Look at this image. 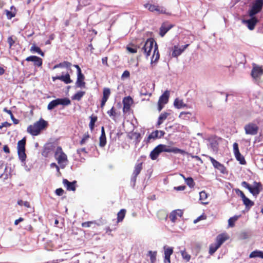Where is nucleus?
<instances>
[{"instance_id":"f257e3e1","label":"nucleus","mask_w":263,"mask_h":263,"mask_svg":"<svg viewBox=\"0 0 263 263\" xmlns=\"http://www.w3.org/2000/svg\"><path fill=\"white\" fill-rule=\"evenodd\" d=\"M141 47V51L145 54L146 58L151 54V51L153 49V53L151 59V63L156 62L159 59L160 54L158 51V45L152 38L148 39L143 44L138 45V47Z\"/></svg>"},{"instance_id":"f03ea898","label":"nucleus","mask_w":263,"mask_h":263,"mask_svg":"<svg viewBox=\"0 0 263 263\" xmlns=\"http://www.w3.org/2000/svg\"><path fill=\"white\" fill-rule=\"evenodd\" d=\"M47 123L45 121L41 119L33 124L29 125L27 128V132L33 136H36L47 126Z\"/></svg>"},{"instance_id":"7ed1b4c3","label":"nucleus","mask_w":263,"mask_h":263,"mask_svg":"<svg viewBox=\"0 0 263 263\" xmlns=\"http://www.w3.org/2000/svg\"><path fill=\"white\" fill-rule=\"evenodd\" d=\"M54 157L61 167L64 168L68 163V159L66 155L63 152L61 147L56 148L54 152Z\"/></svg>"},{"instance_id":"20e7f679","label":"nucleus","mask_w":263,"mask_h":263,"mask_svg":"<svg viewBox=\"0 0 263 263\" xmlns=\"http://www.w3.org/2000/svg\"><path fill=\"white\" fill-rule=\"evenodd\" d=\"M25 144L26 139L24 138L22 140L18 141L17 145L18 158L23 165H25L26 164L25 160L26 158V155L25 154Z\"/></svg>"},{"instance_id":"39448f33","label":"nucleus","mask_w":263,"mask_h":263,"mask_svg":"<svg viewBox=\"0 0 263 263\" xmlns=\"http://www.w3.org/2000/svg\"><path fill=\"white\" fill-rule=\"evenodd\" d=\"M262 6L263 0H255L253 3L251 9L249 11V15L252 17L259 12L262 9Z\"/></svg>"},{"instance_id":"423d86ee","label":"nucleus","mask_w":263,"mask_h":263,"mask_svg":"<svg viewBox=\"0 0 263 263\" xmlns=\"http://www.w3.org/2000/svg\"><path fill=\"white\" fill-rule=\"evenodd\" d=\"M169 97L170 91L168 90L165 91L160 97L158 102V110L159 111H160L163 108L164 105L168 102Z\"/></svg>"},{"instance_id":"0eeeda50","label":"nucleus","mask_w":263,"mask_h":263,"mask_svg":"<svg viewBox=\"0 0 263 263\" xmlns=\"http://www.w3.org/2000/svg\"><path fill=\"white\" fill-rule=\"evenodd\" d=\"M245 133L247 135H255L258 131V126L253 123H249L244 126Z\"/></svg>"},{"instance_id":"6e6552de","label":"nucleus","mask_w":263,"mask_h":263,"mask_svg":"<svg viewBox=\"0 0 263 263\" xmlns=\"http://www.w3.org/2000/svg\"><path fill=\"white\" fill-rule=\"evenodd\" d=\"M70 100L68 98L57 99L50 102V109L58 105H62L63 106H67L70 104Z\"/></svg>"},{"instance_id":"1a4fd4ad","label":"nucleus","mask_w":263,"mask_h":263,"mask_svg":"<svg viewBox=\"0 0 263 263\" xmlns=\"http://www.w3.org/2000/svg\"><path fill=\"white\" fill-rule=\"evenodd\" d=\"M233 151L236 159L238 161H239L240 163L241 164H245L246 161L245 158L240 153L238 148V145L237 143H234L233 144Z\"/></svg>"},{"instance_id":"9d476101","label":"nucleus","mask_w":263,"mask_h":263,"mask_svg":"<svg viewBox=\"0 0 263 263\" xmlns=\"http://www.w3.org/2000/svg\"><path fill=\"white\" fill-rule=\"evenodd\" d=\"M263 74V69L261 67L257 65H254L251 71V75L254 79H257L260 78Z\"/></svg>"},{"instance_id":"9b49d317","label":"nucleus","mask_w":263,"mask_h":263,"mask_svg":"<svg viewBox=\"0 0 263 263\" xmlns=\"http://www.w3.org/2000/svg\"><path fill=\"white\" fill-rule=\"evenodd\" d=\"M189 44L178 47V46H175L173 49L172 57L177 58L180 55L184 50L189 46Z\"/></svg>"},{"instance_id":"f8f14e48","label":"nucleus","mask_w":263,"mask_h":263,"mask_svg":"<svg viewBox=\"0 0 263 263\" xmlns=\"http://www.w3.org/2000/svg\"><path fill=\"white\" fill-rule=\"evenodd\" d=\"M164 253V262H171L170 257L173 253V248L167 246L163 247Z\"/></svg>"},{"instance_id":"ddd939ff","label":"nucleus","mask_w":263,"mask_h":263,"mask_svg":"<svg viewBox=\"0 0 263 263\" xmlns=\"http://www.w3.org/2000/svg\"><path fill=\"white\" fill-rule=\"evenodd\" d=\"M52 79L53 81H55V80H60L66 84H70L72 82V80H71L70 75L68 73L65 75L62 74L60 76L52 77Z\"/></svg>"},{"instance_id":"4468645a","label":"nucleus","mask_w":263,"mask_h":263,"mask_svg":"<svg viewBox=\"0 0 263 263\" xmlns=\"http://www.w3.org/2000/svg\"><path fill=\"white\" fill-rule=\"evenodd\" d=\"M210 160L212 163L214 167L220 171L222 173H224L226 172V167L222 164L215 160L213 158L210 157Z\"/></svg>"},{"instance_id":"2eb2a0df","label":"nucleus","mask_w":263,"mask_h":263,"mask_svg":"<svg viewBox=\"0 0 263 263\" xmlns=\"http://www.w3.org/2000/svg\"><path fill=\"white\" fill-rule=\"evenodd\" d=\"M142 170V163H139L135 165V169L131 178V181L135 183L137 176L139 174Z\"/></svg>"},{"instance_id":"dca6fc26","label":"nucleus","mask_w":263,"mask_h":263,"mask_svg":"<svg viewBox=\"0 0 263 263\" xmlns=\"http://www.w3.org/2000/svg\"><path fill=\"white\" fill-rule=\"evenodd\" d=\"M133 99L129 96L125 97L123 99V103L124 112L127 111L129 109L131 105L133 104Z\"/></svg>"},{"instance_id":"f3484780","label":"nucleus","mask_w":263,"mask_h":263,"mask_svg":"<svg viewBox=\"0 0 263 263\" xmlns=\"http://www.w3.org/2000/svg\"><path fill=\"white\" fill-rule=\"evenodd\" d=\"M85 77L82 73L77 74V79L76 85L78 87L84 88L85 86V83L84 82Z\"/></svg>"},{"instance_id":"a211bd4d","label":"nucleus","mask_w":263,"mask_h":263,"mask_svg":"<svg viewBox=\"0 0 263 263\" xmlns=\"http://www.w3.org/2000/svg\"><path fill=\"white\" fill-rule=\"evenodd\" d=\"M183 214V212L180 210H177L172 212L170 215V218L173 222H176L178 217H181Z\"/></svg>"},{"instance_id":"6ab92c4d","label":"nucleus","mask_w":263,"mask_h":263,"mask_svg":"<svg viewBox=\"0 0 263 263\" xmlns=\"http://www.w3.org/2000/svg\"><path fill=\"white\" fill-rule=\"evenodd\" d=\"M261 189V185L260 183L255 182L253 186H251V189L249 190L254 196H256L259 194Z\"/></svg>"},{"instance_id":"aec40b11","label":"nucleus","mask_w":263,"mask_h":263,"mask_svg":"<svg viewBox=\"0 0 263 263\" xmlns=\"http://www.w3.org/2000/svg\"><path fill=\"white\" fill-rule=\"evenodd\" d=\"M26 61L33 62L35 66H41L42 64V59L36 56L31 55L27 57Z\"/></svg>"},{"instance_id":"412c9836","label":"nucleus","mask_w":263,"mask_h":263,"mask_svg":"<svg viewBox=\"0 0 263 263\" xmlns=\"http://www.w3.org/2000/svg\"><path fill=\"white\" fill-rule=\"evenodd\" d=\"M63 183L67 190L72 191H74L76 190V181L69 182L68 180L65 179L63 180Z\"/></svg>"},{"instance_id":"4be33fe9","label":"nucleus","mask_w":263,"mask_h":263,"mask_svg":"<svg viewBox=\"0 0 263 263\" xmlns=\"http://www.w3.org/2000/svg\"><path fill=\"white\" fill-rule=\"evenodd\" d=\"M257 22V20L255 17L252 16L251 18L248 20L243 21V23L247 25L248 27L250 30H253Z\"/></svg>"},{"instance_id":"5701e85b","label":"nucleus","mask_w":263,"mask_h":263,"mask_svg":"<svg viewBox=\"0 0 263 263\" xmlns=\"http://www.w3.org/2000/svg\"><path fill=\"white\" fill-rule=\"evenodd\" d=\"M229 238V237L227 234L223 233L219 234L216 237V243L220 247L221 245Z\"/></svg>"},{"instance_id":"b1692460","label":"nucleus","mask_w":263,"mask_h":263,"mask_svg":"<svg viewBox=\"0 0 263 263\" xmlns=\"http://www.w3.org/2000/svg\"><path fill=\"white\" fill-rule=\"evenodd\" d=\"M159 132H158V130H156L153 132H152L151 134L148 135L147 138L144 140V142L146 144L149 143L151 142L152 141L156 140L158 138V134Z\"/></svg>"},{"instance_id":"393cba45","label":"nucleus","mask_w":263,"mask_h":263,"mask_svg":"<svg viewBox=\"0 0 263 263\" xmlns=\"http://www.w3.org/2000/svg\"><path fill=\"white\" fill-rule=\"evenodd\" d=\"M161 150L159 148L156 146L150 153L149 157L151 159L153 160H155L157 159L158 157L159 156L160 153H161Z\"/></svg>"},{"instance_id":"a878e982","label":"nucleus","mask_w":263,"mask_h":263,"mask_svg":"<svg viewBox=\"0 0 263 263\" xmlns=\"http://www.w3.org/2000/svg\"><path fill=\"white\" fill-rule=\"evenodd\" d=\"M171 25H166L164 24H162L160 29V35L163 36L165 33L172 28Z\"/></svg>"},{"instance_id":"bb28decb","label":"nucleus","mask_w":263,"mask_h":263,"mask_svg":"<svg viewBox=\"0 0 263 263\" xmlns=\"http://www.w3.org/2000/svg\"><path fill=\"white\" fill-rule=\"evenodd\" d=\"M174 105L176 108L178 109L186 107L187 106L186 104L184 103L182 100L179 99H176L175 100Z\"/></svg>"},{"instance_id":"cd10ccee","label":"nucleus","mask_w":263,"mask_h":263,"mask_svg":"<svg viewBox=\"0 0 263 263\" xmlns=\"http://www.w3.org/2000/svg\"><path fill=\"white\" fill-rule=\"evenodd\" d=\"M169 115L170 114L168 112H163L161 114L158 118L157 125L160 126L163 122V121L166 119Z\"/></svg>"},{"instance_id":"c85d7f7f","label":"nucleus","mask_w":263,"mask_h":263,"mask_svg":"<svg viewBox=\"0 0 263 263\" xmlns=\"http://www.w3.org/2000/svg\"><path fill=\"white\" fill-rule=\"evenodd\" d=\"M200 196V200L201 201L202 204H207L209 202L206 201L208 198V194L204 191H202L199 193Z\"/></svg>"},{"instance_id":"c756f323","label":"nucleus","mask_w":263,"mask_h":263,"mask_svg":"<svg viewBox=\"0 0 263 263\" xmlns=\"http://www.w3.org/2000/svg\"><path fill=\"white\" fill-rule=\"evenodd\" d=\"M30 51L32 53H37L39 54H40L42 56H44V53L42 51L41 49L36 46L35 45L33 44L32 45V46L30 48Z\"/></svg>"},{"instance_id":"7c9ffc66","label":"nucleus","mask_w":263,"mask_h":263,"mask_svg":"<svg viewBox=\"0 0 263 263\" xmlns=\"http://www.w3.org/2000/svg\"><path fill=\"white\" fill-rule=\"evenodd\" d=\"M250 258L259 257L263 258V252L260 251H254L251 252L249 255Z\"/></svg>"},{"instance_id":"2f4dec72","label":"nucleus","mask_w":263,"mask_h":263,"mask_svg":"<svg viewBox=\"0 0 263 263\" xmlns=\"http://www.w3.org/2000/svg\"><path fill=\"white\" fill-rule=\"evenodd\" d=\"M243 203L245 205L246 208L250 209L254 205V202L248 198L246 196L242 199Z\"/></svg>"},{"instance_id":"473e14b6","label":"nucleus","mask_w":263,"mask_h":263,"mask_svg":"<svg viewBox=\"0 0 263 263\" xmlns=\"http://www.w3.org/2000/svg\"><path fill=\"white\" fill-rule=\"evenodd\" d=\"M71 66V64L68 62L64 61L62 63H60V64H57L53 67V69H55L59 67H66L69 68Z\"/></svg>"},{"instance_id":"72a5a7b5","label":"nucleus","mask_w":263,"mask_h":263,"mask_svg":"<svg viewBox=\"0 0 263 263\" xmlns=\"http://www.w3.org/2000/svg\"><path fill=\"white\" fill-rule=\"evenodd\" d=\"M219 247L220 246L216 243L211 244L209 248V254L213 255Z\"/></svg>"},{"instance_id":"f704fd0d","label":"nucleus","mask_w":263,"mask_h":263,"mask_svg":"<svg viewBox=\"0 0 263 263\" xmlns=\"http://www.w3.org/2000/svg\"><path fill=\"white\" fill-rule=\"evenodd\" d=\"M185 180V183L187 184L188 186H189L190 187H192L194 186L195 183L194 182V180L191 177H188L186 178L184 175L181 174L180 175Z\"/></svg>"},{"instance_id":"c9c22d12","label":"nucleus","mask_w":263,"mask_h":263,"mask_svg":"<svg viewBox=\"0 0 263 263\" xmlns=\"http://www.w3.org/2000/svg\"><path fill=\"white\" fill-rule=\"evenodd\" d=\"M147 255L150 257L151 263H155L156 261L157 252L149 251H148Z\"/></svg>"},{"instance_id":"e433bc0d","label":"nucleus","mask_w":263,"mask_h":263,"mask_svg":"<svg viewBox=\"0 0 263 263\" xmlns=\"http://www.w3.org/2000/svg\"><path fill=\"white\" fill-rule=\"evenodd\" d=\"M126 213V210L125 209L121 210L118 213V222L122 221Z\"/></svg>"},{"instance_id":"4c0bfd02","label":"nucleus","mask_w":263,"mask_h":263,"mask_svg":"<svg viewBox=\"0 0 263 263\" xmlns=\"http://www.w3.org/2000/svg\"><path fill=\"white\" fill-rule=\"evenodd\" d=\"M191 116V113L190 112H181L179 117L183 120H189Z\"/></svg>"},{"instance_id":"58836bf2","label":"nucleus","mask_w":263,"mask_h":263,"mask_svg":"<svg viewBox=\"0 0 263 263\" xmlns=\"http://www.w3.org/2000/svg\"><path fill=\"white\" fill-rule=\"evenodd\" d=\"M155 11L159 14H167L166 9L163 6H160L159 5L156 6Z\"/></svg>"},{"instance_id":"ea45409f","label":"nucleus","mask_w":263,"mask_h":263,"mask_svg":"<svg viewBox=\"0 0 263 263\" xmlns=\"http://www.w3.org/2000/svg\"><path fill=\"white\" fill-rule=\"evenodd\" d=\"M157 5H153L149 3H146L144 5V8L147 9L149 11L154 12L155 11Z\"/></svg>"},{"instance_id":"a19ab883","label":"nucleus","mask_w":263,"mask_h":263,"mask_svg":"<svg viewBox=\"0 0 263 263\" xmlns=\"http://www.w3.org/2000/svg\"><path fill=\"white\" fill-rule=\"evenodd\" d=\"M85 92L84 91H80L77 92L73 97V99L79 101L81 99V98L85 95Z\"/></svg>"},{"instance_id":"79ce46f5","label":"nucleus","mask_w":263,"mask_h":263,"mask_svg":"<svg viewBox=\"0 0 263 263\" xmlns=\"http://www.w3.org/2000/svg\"><path fill=\"white\" fill-rule=\"evenodd\" d=\"M158 147L161 150V152H167L170 153L171 147L164 144H159Z\"/></svg>"},{"instance_id":"37998d69","label":"nucleus","mask_w":263,"mask_h":263,"mask_svg":"<svg viewBox=\"0 0 263 263\" xmlns=\"http://www.w3.org/2000/svg\"><path fill=\"white\" fill-rule=\"evenodd\" d=\"M171 152L175 153V154H176V153H180V154H181L182 155L186 154V153L184 151L182 150V149H179V148H177V147H171L170 153H171Z\"/></svg>"},{"instance_id":"c03bdc74","label":"nucleus","mask_w":263,"mask_h":263,"mask_svg":"<svg viewBox=\"0 0 263 263\" xmlns=\"http://www.w3.org/2000/svg\"><path fill=\"white\" fill-rule=\"evenodd\" d=\"M42 155L45 157H48L49 156V146L48 144L45 145L42 152Z\"/></svg>"},{"instance_id":"a18cd8bd","label":"nucleus","mask_w":263,"mask_h":263,"mask_svg":"<svg viewBox=\"0 0 263 263\" xmlns=\"http://www.w3.org/2000/svg\"><path fill=\"white\" fill-rule=\"evenodd\" d=\"M103 96L102 99L107 100L110 94V89L108 88H105L103 90Z\"/></svg>"},{"instance_id":"49530a36","label":"nucleus","mask_w":263,"mask_h":263,"mask_svg":"<svg viewBox=\"0 0 263 263\" xmlns=\"http://www.w3.org/2000/svg\"><path fill=\"white\" fill-rule=\"evenodd\" d=\"M90 122L89 124V126L91 130H93L94 128L95 123L97 120V117H90Z\"/></svg>"},{"instance_id":"de8ad7c7","label":"nucleus","mask_w":263,"mask_h":263,"mask_svg":"<svg viewBox=\"0 0 263 263\" xmlns=\"http://www.w3.org/2000/svg\"><path fill=\"white\" fill-rule=\"evenodd\" d=\"M182 258L186 261H189L191 259V255H189L185 250L180 251Z\"/></svg>"},{"instance_id":"09e8293b","label":"nucleus","mask_w":263,"mask_h":263,"mask_svg":"<svg viewBox=\"0 0 263 263\" xmlns=\"http://www.w3.org/2000/svg\"><path fill=\"white\" fill-rule=\"evenodd\" d=\"M106 143V136H100L99 138V145L104 147Z\"/></svg>"},{"instance_id":"8fccbe9b","label":"nucleus","mask_w":263,"mask_h":263,"mask_svg":"<svg viewBox=\"0 0 263 263\" xmlns=\"http://www.w3.org/2000/svg\"><path fill=\"white\" fill-rule=\"evenodd\" d=\"M238 216H234L233 217H231L229 220V226L230 227H233L234 226L235 222L238 219Z\"/></svg>"},{"instance_id":"3c124183","label":"nucleus","mask_w":263,"mask_h":263,"mask_svg":"<svg viewBox=\"0 0 263 263\" xmlns=\"http://www.w3.org/2000/svg\"><path fill=\"white\" fill-rule=\"evenodd\" d=\"M17 204L20 206L24 205L26 208H30V205L29 202L27 201H23L22 200H18L17 201Z\"/></svg>"},{"instance_id":"603ef678","label":"nucleus","mask_w":263,"mask_h":263,"mask_svg":"<svg viewBox=\"0 0 263 263\" xmlns=\"http://www.w3.org/2000/svg\"><path fill=\"white\" fill-rule=\"evenodd\" d=\"M107 114L111 117H112V118L113 119H115V117L116 116V112L115 111V109H114V107H112L111 109L108 110L107 111Z\"/></svg>"},{"instance_id":"864d4df0","label":"nucleus","mask_w":263,"mask_h":263,"mask_svg":"<svg viewBox=\"0 0 263 263\" xmlns=\"http://www.w3.org/2000/svg\"><path fill=\"white\" fill-rule=\"evenodd\" d=\"M6 14L7 16V17L8 19L10 20L12 17H14L15 15V13L14 12H12V11H10L8 10H5Z\"/></svg>"},{"instance_id":"5fc2aeb1","label":"nucleus","mask_w":263,"mask_h":263,"mask_svg":"<svg viewBox=\"0 0 263 263\" xmlns=\"http://www.w3.org/2000/svg\"><path fill=\"white\" fill-rule=\"evenodd\" d=\"M89 134L88 133L85 134L83 136V138L80 141V144L82 145L85 144L86 141L89 139Z\"/></svg>"},{"instance_id":"6e6d98bb","label":"nucleus","mask_w":263,"mask_h":263,"mask_svg":"<svg viewBox=\"0 0 263 263\" xmlns=\"http://www.w3.org/2000/svg\"><path fill=\"white\" fill-rule=\"evenodd\" d=\"M7 42L9 45V48H11V47L13 46V45L14 44L15 42L12 39V36H9L8 38Z\"/></svg>"},{"instance_id":"4d7b16f0","label":"nucleus","mask_w":263,"mask_h":263,"mask_svg":"<svg viewBox=\"0 0 263 263\" xmlns=\"http://www.w3.org/2000/svg\"><path fill=\"white\" fill-rule=\"evenodd\" d=\"M206 218V217L205 215H202L200 216L199 217H198L197 219H195L194 221V223H196L201 220L205 219Z\"/></svg>"},{"instance_id":"13d9d810","label":"nucleus","mask_w":263,"mask_h":263,"mask_svg":"<svg viewBox=\"0 0 263 263\" xmlns=\"http://www.w3.org/2000/svg\"><path fill=\"white\" fill-rule=\"evenodd\" d=\"M235 191H236V194L240 196L242 199L246 197V196L244 194V193L241 191H240V190L236 189Z\"/></svg>"},{"instance_id":"bf43d9fd","label":"nucleus","mask_w":263,"mask_h":263,"mask_svg":"<svg viewBox=\"0 0 263 263\" xmlns=\"http://www.w3.org/2000/svg\"><path fill=\"white\" fill-rule=\"evenodd\" d=\"M130 73L128 71L125 70L124 71V72L122 73L121 78L122 79H125V78H128L129 77Z\"/></svg>"},{"instance_id":"052dcab7","label":"nucleus","mask_w":263,"mask_h":263,"mask_svg":"<svg viewBox=\"0 0 263 263\" xmlns=\"http://www.w3.org/2000/svg\"><path fill=\"white\" fill-rule=\"evenodd\" d=\"M126 49L128 52H129L132 53H136L137 51V49L136 48H133V47H129V46H127Z\"/></svg>"},{"instance_id":"680f3d73","label":"nucleus","mask_w":263,"mask_h":263,"mask_svg":"<svg viewBox=\"0 0 263 263\" xmlns=\"http://www.w3.org/2000/svg\"><path fill=\"white\" fill-rule=\"evenodd\" d=\"M50 168H55L57 173L60 174L59 167L55 163H52L50 164Z\"/></svg>"},{"instance_id":"e2e57ef3","label":"nucleus","mask_w":263,"mask_h":263,"mask_svg":"<svg viewBox=\"0 0 263 263\" xmlns=\"http://www.w3.org/2000/svg\"><path fill=\"white\" fill-rule=\"evenodd\" d=\"M63 193H64V190L61 188L55 190V193L58 196L62 195Z\"/></svg>"},{"instance_id":"0e129e2a","label":"nucleus","mask_w":263,"mask_h":263,"mask_svg":"<svg viewBox=\"0 0 263 263\" xmlns=\"http://www.w3.org/2000/svg\"><path fill=\"white\" fill-rule=\"evenodd\" d=\"M92 223H93L92 222L89 221V222H83L82 225V227H83L88 228V227H90L91 226V224Z\"/></svg>"},{"instance_id":"69168bd1","label":"nucleus","mask_w":263,"mask_h":263,"mask_svg":"<svg viewBox=\"0 0 263 263\" xmlns=\"http://www.w3.org/2000/svg\"><path fill=\"white\" fill-rule=\"evenodd\" d=\"M241 184L242 185L247 188V189H248V190H250L251 189V186L247 183L246 182V181H243L242 183H241Z\"/></svg>"},{"instance_id":"338daca9","label":"nucleus","mask_w":263,"mask_h":263,"mask_svg":"<svg viewBox=\"0 0 263 263\" xmlns=\"http://www.w3.org/2000/svg\"><path fill=\"white\" fill-rule=\"evenodd\" d=\"M11 124L10 123H9L8 122H4L0 125V129H2L4 127H7L9 126Z\"/></svg>"},{"instance_id":"774afa93","label":"nucleus","mask_w":263,"mask_h":263,"mask_svg":"<svg viewBox=\"0 0 263 263\" xmlns=\"http://www.w3.org/2000/svg\"><path fill=\"white\" fill-rule=\"evenodd\" d=\"M77 153L79 155H81L82 153L86 154L87 152H86V149L85 148H82L78 149L77 150Z\"/></svg>"}]
</instances>
